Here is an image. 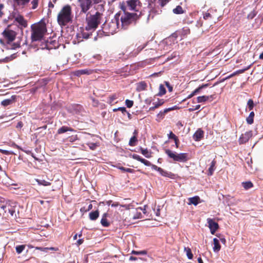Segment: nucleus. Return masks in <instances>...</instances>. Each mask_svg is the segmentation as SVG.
I'll return each instance as SVG.
<instances>
[{
  "instance_id": "4d7b16f0",
  "label": "nucleus",
  "mask_w": 263,
  "mask_h": 263,
  "mask_svg": "<svg viewBox=\"0 0 263 263\" xmlns=\"http://www.w3.org/2000/svg\"><path fill=\"white\" fill-rule=\"evenodd\" d=\"M0 152H1L3 154L7 155H12L13 154V153L12 152H10V151H7V150H4V149H0Z\"/></svg>"
},
{
  "instance_id": "603ef678",
  "label": "nucleus",
  "mask_w": 263,
  "mask_h": 263,
  "mask_svg": "<svg viewBox=\"0 0 263 263\" xmlns=\"http://www.w3.org/2000/svg\"><path fill=\"white\" fill-rule=\"evenodd\" d=\"M177 108V107L176 106H175L174 107H170V108H165V109H164L162 112H163V114H164V115H165L166 114H167L168 112L170 111H172V110H173Z\"/></svg>"
},
{
  "instance_id": "0e129e2a",
  "label": "nucleus",
  "mask_w": 263,
  "mask_h": 263,
  "mask_svg": "<svg viewBox=\"0 0 263 263\" xmlns=\"http://www.w3.org/2000/svg\"><path fill=\"white\" fill-rule=\"evenodd\" d=\"M235 76H236V74H235V73L234 72L233 73H232L230 75H229V76H228L227 77H226V78L223 79L222 81H224L226 80L229 79H230V78H232V77H234Z\"/></svg>"
},
{
  "instance_id": "c9c22d12",
  "label": "nucleus",
  "mask_w": 263,
  "mask_h": 263,
  "mask_svg": "<svg viewBox=\"0 0 263 263\" xmlns=\"http://www.w3.org/2000/svg\"><path fill=\"white\" fill-rule=\"evenodd\" d=\"M36 181L37 182L39 185H43L44 186H48L51 184L50 182L47 181L45 180H40L38 179H36Z\"/></svg>"
},
{
  "instance_id": "680f3d73",
  "label": "nucleus",
  "mask_w": 263,
  "mask_h": 263,
  "mask_svg": "<svg viewBox=\"0 0 263 263\" xmlns=\"http://www.w3.org/2000/svg\"><path fill=\"white\" fill-rule=\"evenodd\" d=\"M174 140V142L175 143V146L176 148H178L179 147V140L178 139V138H176Z\"/></svg>"
},
{
  "instance_id": "f8f14e48",
  "label": "nucleus",
  "mask_w": 263,
  "mask_h": 263,
  "mask_svg": "<svg viewBox=\"0 0 263 263\" xmlns=\"http://www.w3.org/2000/svg\"><path fill=\"white\" fill-rule=\"evenodd\" d=\"M207 222L209 224V227L210 229L211 234H214L216 231L219 228V225L218 223L214 221V220L211 218H208Z\"/></svg>"
},
{
  "instance_id": "b1692460",
  "label": "nucleus",
  "mask_w": 263,
  "mask_h": 263,
  "mask_svg": "<svg viewBox=\"0 0 263 263\" xmlns=\"http://www.w3.org/2000/svg\"><path fill=\"white\" fill-rule=\"evenodd\" d=\"M74 130L71 127L66 126H63L60 128L58 129L57 131L58 134H62L64 133H66L67 132H73Z\"/></svg>"
},
{
  "instance_id": "1a4fd4ad",
  "label": "nucleus",
  "mask_w": 263,
  "mask_h": 263,
  "mask_svg": "<svg viewBox=\"0 0 263 263\" xmlns=\"http://www.w3.org/2000/svg\"><path fill=\"white\" fill-rule=\"evenodd\" d=\"M149 166H151L153 170L158 171L162 176L168 177L170 178H173L174 177V175L172 173L166 171L162 169V168L158 167L155 164H152L151 163V165H150Z\"/></svg>"
},
{
  "instance_id": "7ed1b4c3",
  "label": "nucleus",
  "mask_w": 263,
  "mask_h": 263,
  "mask_svg": "<svg viewBox=\"0 0 263 263\" xmlns=\"http://www.w3.org/2000/svg\"><path fill=\"white\" fill-rule=\"evenodd\" d=\"M119 27V23L118 18H116L115 16L114 20H112L109 22H106L103 24L102 30L98 32L97 36L101 37L103 36V34L105 35H109L115 33Z\"/></svg>"
},
{
  "instance_id": "72a5a7b5",
  "label": "nucleus",
  "mask_w": 263,
  "mask_h": 263,
  "mask_svg": "<svg viewBox=\"0 0 263 263\" xmlns=\"http://www.w3.org/2000/svg\"><path fill=\"white\" fill-rule=\"evenodd\" d=\"M242 186L245 190H247L252 188L253 186V184L251 181H249L246 182H243L242 183Z\"/></svg>"
},
{
  "instance_id": "5701e85b",
  "label": "nucleus",
  "mask_w": 263,
  "mask_h": 263,
  "mask_svg": "<svg viewBox=\"0 0 263 263\" xmlns=\"http://www.w3.org/2000/svg\"><path fill=\"white\" fill-rule=\"evenodd\" d=\"M108 214L107 213H104L102 215V218L100 222H101L102 226L104 227H108L110 226V223H109V222L108 221V220L107 219V217L108 216Z\"/></svg>"
},
{
  "instance_id": "052dcab7",
  "label": "nucleus",
  "mask_w": 263,
  "mask_h": 263,
  "mask_svg": "<svg viewBox=\"0 0 263 263\" xmlns=\"http://www.w3.org/2000/svg\"><path fill=\"white\" fill-rule=\"evenodd\" d=\"M211 17H212V15L210 13H206L203 15V18L205 20L209 19V18H211Z\"/></svg>"
},
{
  "instance_id": "f3484780",
  "label": "nucleus",
  "mask_w": 263,
  "mask_h": 263,
  "mask_svg": "<svg viewBox=\"0 0 263 263\" xmlns=\"http://www.w3.org/2000/svg\"><path fill=\"white\" fill-rule=\"evenodd\" d=\"M92 31H83L80 34H78L77 35V38L78 40V42L82 41V40H81V38L88 39L90 37L91 35H92Z\"/></svg>"
},
{
  "instance_id": "6ab92c4d",
  "label": "nucleus",
  "mask_w": 263,
  "mask_h": 263,
  "mask_svg": "<svg viewBox=\"0 0 263 263\" xmlns=\"http://www.w3.org/2000/svg\"><path fill=\"white\" fill-rule=\"evenodd\" d=\"M214 99V95L211 96H202L197 98L198 103H202L210 100L212 101Z\"/></svg>"
},
{
  "instance_id": "dca6fc26",
  "label": "nucleus",
  "mask_w": 263,
  "mask_h": 263,
  "mask_svg": "<svg viewBox=\"0 0 263 263\" xmlns=\"http://www.w3.org/2000/svg\"><path fill=\"white\" fill-rule=\"evenodd\" d=\"M187 153H178L175 162H185L189 159Z\"/></svg>"
},
{
  "instance_id": "338daca9",
  "label": "nucleus",
  "mask_w": 263,
  "mask_h": 263,
  "mask_svg": "<svg viewBox=\"0 0 263 263\" xmlns=\"http://www.w3.org/2000/svg\"><path fill=\"white\" fill-rule=\"evenodd\" d=\"M84 241V240L83 239H79L77 242V244L78 246H80L81 245Z\"/></svg>"
},
{
  "instance_id": "13d9d810",
  "label": "nucleus",
  "mask_w": 263,
  "mask_h": 263,
  "mask_svg": "<svg viewBox=\"0 0 263 263\" xmlns=\"http://www.w3.org/2000/svg\"><path fill=\"white\" fill-rule=\"evenodd\" d=\"M256 15V13L255 11H252L248 15V18L249 19H253Z\"/></svg>"
},
{
  "instance_id": "69168bd1",
  "label": "nucleus",
  "mask_w": 263,
  "mask_h": 263,
  "mask_svg": "<svg viewBox=\"0 0 263 263\" xmlns=\"http://www.w3.org/2000/svg\"><path fill=\"white\" fill-rule=\"evenodd\" d=\"M87 211H88V210H87V209H86L85 207H82L80 209V212L81 213H86L87 212Z\"/></svg>"
},
{
  "instance_id": "a211bd4d",
  "label": "nucleus",
  "mask_w": 263,
  "mask_h": 263,
  "mask_svg": "<svg viewBox=\"0 0 263 263\" xmlns=\"http://www.w3.org/2000/svg\"><path fill=\"white\" fill-rule=\"evenodd\" d=\"M132 157L133 159L137 160V161H139L141 163H143L146 166H149L150 165H151V163L149 161L141 158L139 155H138L137 154H133Z\"/></svg>"
},
{
  "instance_id": "c85d7f7f",
  "label": "nucleus",
  "mask_w": 263,
  "mask_h": 263,
  "mask_svg": "<svg viewBox=\"0 0 263 263\" xmlns=\"http://www.w3.org/2000/svg\"><path fill=\"white\" fill-rule=\"evenodd\" d=\"M57 44L58 43L55 41H51L50 42L48 41L46 43L45 48L49 50L55 48L56 47L58 46Z\"/></svg>"
},
{
  "instance_id": "ea45409f",
  "label": "nucleus",
  "mask_w": 263,
  "mask_h": 263,
  "mask_svg": "<svg viewBox=\"0 0 263 263\" xmlns=\"http://www.w3.org/2000/svg\"><path fill=\"white\" fill-rule=\"evenodd\" d=\"M247 105H248L249 110H252L254 107V102H253V100H252L251 99H249L248 101Z\"/></svg>"
},
{
  "instance_id": "20e7f679",
  "label": "nucleus",
  "mask_w": 263,
  "mask_h": 263,
  "mask_svg": "<svg viewBox=\"0 0 263 263\" xmlns=\"http://www.w3.org/2000/svg\"><path fill=\"white\" fill-rule=\"evenodd\" d=\"M32 42L41 40L45 33L47 32L46 26L45 23H39L31 26Z\"/></svg>"
},
{
  "instance_id": "774afa93",
  "label": "nucleus",
  "mask_w": 263,
  "mask_h": 263,
  "mask_svg": "<svg viewBox=\"0 0 263 263\" xmlns=\"http://www.w3.org/2000/svg\"><path fill=\"white\" fill-rule=\"evenodd\" d=\"M8 212L11 216H13V214L15 213V211L12 209H9Z\"/></svg>"
},
{
  "instance_id": "79ce46f5",
  "label": "nucleus",
  "mask_w": 263,
  "mask_h": 263,
  "mask_svg": "<svg viewBox=\"0 0 263 263\" xmlns=\"http://www.w3.org/2000/svg\"><path fill=\"white\" fill-rule=\"evenodd\" d=\"M168 2V0H157V4L158 6H160L161 7H164L167 3Z\"/></svg>"
},
{
  "instance_id": "e433bc0d",
  "label": "nucleus",
  "mask_w": 263,
  "mask_h": 263,
  "mask_svg": "<svg viewBox=\"0 0 263 263\" xmlns=\"http://www.w3.org/2000/svg\"><path fill=\"white\" fill-rule=\"evenodd\" d=\"M208 85H209L208 84H202V85L199 86L197 88H196L193 91V94H195V95H196L197 93L199 92L202 89L207 87L208 86Z\"/></svg>"
},
{
  "instance_id": "423d86ee",
  "label": "nucleus",
  "mask_w": 263,
  "mask_h": 263,
  "mask_svg": "<svg viewBox=\"0 0 263 263\" xmlns=\"http://www.w3.org/2000/svg\"><path fill=\"white\" fill-rule=\"evenodd\" d=\"M78 5L81 8L80 14H86L92 6V4L99 3L98 0H78Z\"/></svg>"
},
{
  "instance_id": "3c124183",
  "label": "nucleus",
  "mask_w": 263,
  "mask_h": 263,
  "mask_svg": "<svg viewBox=\"0 0 263 263\" xmlns=\"http://www.w3.org/2000/svg\"><path fill=\"white\" fill-rule=\"evenodd\" d=\"M156 1L157 0H148V6L151 10L154 8L155 5H154V3H155Z\"/></svg>"
},
{
  "instance_id": "de8ad7c7",
  "label": "nucleus",
  "mask_w": 263,
  "mask_h": 263,
  "mask_svg": "<svg viewBox=\"0 0 263 263\" xmlns=\"http://www.w3.org/2000/svg\"><path fill=\"white\" fill-rule=\"evenodd\" d=\"M39 0H32L31 2V4L32 5L31 8L32 9H36L38 6V3H39Z\"/></svg>"
},
{
  "instance_id": "7c9ffc66",
  "label": "nucleus",
  "mask_w": 263,
  "mask_h": 263,
  "mask_svg": "<svg viewBox=\"0 0 263 263\" xmlns=\"http://www.w3.org/2000/svg\"><path fill=\"white\" fill-rule=\"evenodd\" d=\"M118 98L117 95L114 94L110 96L108 98L107 102L110 104L111 105L117 103L118 101L115 102V101Z\"/></svg>"
},
{
  "instance_id": "f257e3e1",
  "label": "nucleus",
  "mask_w": 263,
  "mask_h": 263,
  "mask_svg": "<svg viewBox=\"0 0 263 263\" xmlns=\"http://www.w3.org/2000/svg\"><path fill=\"white\" fill-rule=\"evenodd\" d=\"M126 7L124 6H121V10L117 13L115 16L116 18H118V22L120 20L121 23V27L123 29H126L128 26L132 23H136L140 16L142 15L141 12L138 14L136 13H129L126 11Z\"/></svg>"
},
{
  "instance_id": "ddd939ff",
  "label": "nucleus",
  "mask_w": 263,
  "mask_h": 263,
  "mask_svg": "<svg viewBox=\"0 0 263 263\" xmlns=\"http://www.w3.org/2000/svg\"><path fill=\"white\" fill-rule=\"evenodd\" d=\"M252 136V131L250 130L242 134L239 138L238 141L240 144H244L248 142Z\"/></svg>"
},
{
  "instance_id": "6e6552de",
  "label": "nucleus",
  "mask_w": 263,
  "mask_h": 263,
  "mask_svg": "<svg viewBox=\"0 0 263 263\" xmlns=\"http://www.w3.org/2000/svg\"><path fill=\"white\" fill-rule=\"evenodd\" d=\"M14 22L18 24V27L21 30L24 28L27 27L28 22L25 19L24 16L20 14H17L14 16Z\"/></svg>"
},
{
  "instance_id": "49530a36",
  "label": "nucleus",
  "mask_w": 263,
  "mask_h": 263,
  "mask_svg": "<svg viewBox=\"0 0 263 263\" xmlns=\"http://www.w3.org/2000/svg\"><path fill=\"white\" fill-rule=\"evenodd\" d=\"M112 110L114 112L121 111L123 114H124L125 112H127L126 108L124 107H118V108H114Z\"/></svg>"
},
{
  "instance_id": "393cba45",
  "label": "nucleus",
  "mask_w": 263,
  "mask_h": 263,
  "mask_svg": "<svg viewBox=\"0 0 263 263\" xmlns=\"http://www.w3.org/2000/svg\"><path fill=\"white\" fill-rule=\"evenodd\" d=\"M189 204L197 205L200 202V198L198 196L189 198Z\"/></svg>"
},
{
  "instance_id": "9d476101",
  "label": "nucleus",
  "mask_w": 263,
  "mask_h": 263,
  "mask_svg": "<svg viewBox=\"0 0 263 263\" xmlns=\"http://www.w3.org/2000/svg\"><path fill=\"white\" fill-rule=\"evenodd\" d=\"M126 3L127 6L130 10L138 11L141 7V3L139 0H128Z\"/></svg>"
},
{
  "instance_id": "f03ea898",
  "label": "nucleus",
  "mask_w": 263,
  "mask_h": 263,
  "mask_svg": "<svg viewBox=\"0 0 263 263\" xmlns=\"http://www.w3.org/2000/svg\"><path fill=\"white\" fill-rule=\"evenodd\" d=\"M72 9L69 5L64 6L57 16V22L60 26H65L72 21Z\"/></svg>"
},
{
  "instance_id": "a18cd8bd",
  "label": "nucleus",
  "mask_w": 263,
  "mask_h": 263,
  "mask_svg": "<svg viewBox=\"0 0 263 263\" xmlns=\"http://www.w3.org/2000/svg\"><path fill=\"white\" fill-rule=\"evenodd\" d=\"M36 249L40 250L41 251H43V252H47V251L48 250H55L54 248H53V247H51V248L36 247Z\"/></svg>"
},
{
  "instance_id": "e2e57ef3",
  "label": "nucleus",
  "mask_w": 263,
  "mask_h": 263,
  "mask_svg": "<svg viewBox=\"0 0 263 263\" xmlns=\"http://www.w3.org/2000/svg\"><path fill=\"white\" fill-rule=\"evenodd\" d=\"M164 116L165 115L162 112V111H160L159 113L157 115V117L160 118H163Z\"/></svg>"
},
{
  "instance_id": "bb28decb",
  "label": "nucleus",
  "mask_w": 263,
  "mask_h": 263,
  "mask_svg": "<svg viewBox=\"0 0 263 263\" xmlns=\"http://www.w3.org/2000/svg\"><path fill=\"white\" fill-rule=\"evenodd\" d=\"M99 216V212L98 210L91 212L89 214V218L91 220H96Z\"/></svg>"
},
{
  "instance_id": "bf43d9fd",
  "label": "nucleus",
  "mask_w": 263,
  "mask_h": 263,
  "mask_svg": "<svg viewBox=\"0 0 263 263\" xmlns=\"http://www.w3.org/2000/svg\"><path fill=\"white\" fill-rule=\"evenodd\" d=\"M168 137L169 139H172L173 140L177 138V137L172 132H171L170 133V134L168 135Z\"/></svg>"
},
{
  "instance_id": "a878e982",
  "label": "nucleus",
  "mask_w": 263,
  "mask_h": 263,
  "mask_svg": "<svg viewBox=\"0 0 263 263\" xmlns=\"http://www.w3.org/2000/svg\"><path fill=\"white\" fill-rule=\"evenodd\" d=\"M216 164V161L215 159H214L211 162L210 166V167L209 168V170H208V175L209 176H212L213 174V173H214V171L215 170Z\"/></svg>"
},
{
  "instance_id": "c03bdc74",
  "label": "nucleus",
  "mask_w": 263,
  "mask_h": 263,
  "mask_svg": "<svg viewBox=\"0 0 263 263\" xmlns=\"http://www.w3.org/2000/svg\"><path fill=\"white\" fill-rule=\"evenodd\" d=\"M164 103V101L163 99L158 100V101L156 102L153 103V105H155V107L158 108L159 106L163 105Z\"/></svg>"
},
{
  "instance_id": "39448f33",
  "label": "nucleus",
  "mask_w": 263,
  "mask_h": 263,
  "mask_svg": "<svg viewBox=\"0 0 263 263\" xmlns=\"http://www.w3.org/2000/svg\"><path fill=\"white\" fill-rule=\"evenodd\" d=\"M103 14L97 11L95 14L90 15L86 17L87 25L85 27L86 31H95L100 24Z\"/></svg>"
},
{
  "instance_id": "4468645a",
  "label": "nucleus",
  "mask_w": 263,
  "mask_h": 263,
  "mask_svg": "<svg viewBox=\"0 0 263 263\" xmlns=\"http://www.w3.org/2000/svg\"><path fill=\"white\" fill-rule=\"evenodd\" d=\"M138 130L135 129L133 132V136L130 138L129 141V145L131 146H134L136 145L137 142H138Z\"/></svg>"
},
{
  "instance_id": "6e6d98bb",
  "label": "nucleus",
  "mask_w": 263,
  "mask_h": 263,
  "mask_svg": "<svg viewBox=\"0 0 263 263\" xmlns=\"http://www.w3.org/2000/svg\"><path fill=\"white\" fill-rule=\"evenodd\" d=\"M249 68H250V66H248V67H247L246 68H244V69H239L238 70H237V71H235V74L236 75V74H238L242 73L245 71L248 70Z\"/></svg>"
},
{
  "instance_id": "c756f323",
  "label": "nucleus",
  "mask_w": 263,
  "mask_h": 263,
  "mask_svg": "<svg viewBox=\"0 0 263 263\" xmlns=\"http://www.w3.org/2000/svg\"><path fill=\"white\" fill-rule=\"evenodd\" d=\"M213 243H214V247H213V251L214 252H218L221 248V246L219 244V240L215 238L213 239Z\"/></svg>"
},
{
  "instance_id": "4be33fe9",
  "label": "nucleus",
  "mask_w": 263,
  "mask_h": 263,
  "mask_svg": "<svg viewBox=\"0 0 263 263\" xmlns=\"http://www.w3.org/2000/svg\"><path fill=\"white\" fill-rule=\"evenodd\" d=\"M165 153L168 156V157L173 159L174 161H176L177 153L173 152L172 151L169 149H165Z\"/></svg>"
},
{
  "instance_id": "5fc2aeb1",
  "label": "nucleus",
  "mask_w": 263,
  "mask_h": 263,
  "mask_svg": "<svg viewBox=\"0 0 263 263\" xmlns=\"http://www.w3.org/2000/svg\"><path fill=\"white\" fill-rule=\"evenodd\" d=\"M164 84L165 86L168 88V90L170 92H172L173 91V86L170 84V83L167 81H165Z\"/></svg>"
},
{
  "instance_id": "473e14b6",
  "label": "nucleus",
  "mask_w": 263,
  "mask_h": 263,
  "mask_svg": "<svg viewBox=\"0 0 263 263\" xmlns=\"http://www.w3.org/2000/svg\"><path fill=\"white\" fill-rule=\"evenodd\" d=\"M173 12L176 14H181L184 12L183 8L180 6H177L175 8L173 9Z\"/></svg>"
},
{
  "instance_id": "aec40b11",
  "label": "nucleus",
  "mask_w": 263,
  "mask_h": 263,
  "mask_svg": "<svg viewBox=\"0 0 263 263\" xmlns=\"http://www.w3.org/2000/svg\"><path fill=\"white\" fill-rule=\"evenodd\" d=\"M203 131L199 128L194 134L193 138L196 141H199L203 137Z\"/></svg>"
},
{
  "instance_id": "58836bf2",
  "label": "nucleus",
  "mask_w": 263,
  "mask_h": 263,
  "mask_svg": "<svg viewBox=\"0 0 263 263\" xmlns=\"http://www.w3.org/2000/svg\"><path fill=\"white\" fill-rule=\"evenodd\" d=\"M166 93V90L164 86L162 84H161L159 86V91L158 92V95L160 96H162L165 94Z\"/></svg>"
},
{
  "instance_id": "864d4df0",
  "label": "nucleus",
  "mask_w": 263,
  "mask_h": 263,
  "mask_svg": "<svg viewBox=\"0 0 263 263\" xmlns=\"http://www.w3.org/2000/svg\"><path fill=\"white\" fill-rule=\"evenodd\" d=\"M132 253L136 255H145L147 254V251L145 250L141 251H133Z\"/></svg>"
},
{
  "instance_id": "2f4dec72",
  "label": "nucleus",
  "mask_w": 263,
  "mask_h": 263,
  "mask_svg": "<svg viewBox=\"0 0 263 263\" xmlns=\"http://www.w3.org/2000/svg\"><path fill=\"white\" fill-rule=\"evenodd\" d=\"M255 116V114L253 111H251L249 116L247 118L246 121L248 124H252L254 122V117Z\"/></svg>"
},
{
  "instance_id": "0eeeda50",
  "label": "nucleus",
  "mask_w": 263,
  "mask_h": 263,
  "mask_svg": "<svg viewBox=\"0 0 263 263\" xmlns=\"http://www.w3.org/2000/svg\"><path fill=\"white\" fill-rule=\"evenodd\" d=\"M16 34V32L10 29L9 26L7 27L2 33L4 39L7 43L13 42L15 40Z\"/></svg>"
},
{
  "instance_id": "2eb2a0df",
  "label": "nucleus",
  "mask_w": 263,
  "mask_h": 263,
  "mask_svg": "<svg viewBox=\"0 0 263 263\" xmlns=\"http://www.w3.org/2000/svg\"><path fill=\"white\" fill-rule=\"evenodd\" d=\"M16 96L13 95L10 98L4 100L1 102V105L4 107H6L11 105L16 101Z\"/></svg>"
},
{
  "instance_id": "8fccbe9b",
  "label": "nucleus",
  "mask_w": 263,
  "mask_h": 263,
  "mask_svg": "<svg viewBox=\"0 0 263 263\" xmlns=\"http://www.w3.org/2000/svg\"><path fill=\"white\" fill-rule=\"evenodd\" d=\"M68 140L70 142H73L76 141L78 139V136L77 135H72L68 137Z\"/></svg>"
},
{
  "instance_id": "412c9836",
  "label": "nucleus",
  "mask_w": 263,
  "mask_h": 263,
  "mask_svg": "<svg viewBox=\"0 0 263 263\" xmlns=\"http://www.w3.org/2000/svg\"><path fill=\"white\" fill-rule=\"evenodd\" d=\"M147 84L145 81H141L136 84V90L140 92L146 89Z\"/></svg>"
},
{
  "instance_id": "4c0bfd02",
  "label": "nucleus",
  "mask_w": 263,
  "mask_h": 263,
  "mask_svg": "<svg viewBox=\"0 0 263 263\" xmlns=\"http://www.w3.org/2000/svg\"><path fill=\"white\" fill-rule=\"evenodd\" d=\"M118 168L124 172L133 173L135 172L134 170L133 169L130 168H125L123 166H119Z\"/></svg>"
},
{
  "instance_id": "09e8293b",
  "label": "nucleus",
  "mask_w": 263,
  "mask_h": 263,
  "mask_svg": "<svg viewBox=\"0 0 263 263\" xmlns=\"http://www.w3.org/2000/svg\"><path fill=\"white\" fill-rule=\"evenodd\" d=\"M125 104L128 108H130L133 106L134 102L133 101L126 99L125 100Z\"/></svg>"
},
{
  "instance_id": "cd10ccee",
  "label": "nucleus",
  "mask_w": 263,
  "mask_h": 263,
  "mask_svg": "<svg viewBox=\"0 0 263 263\" xmlns=\"http://www.w3.org/2000/svg\"><path fill=\"white\" fill-rule=\"evenodd\" d=\"M30 1V0H13V2L17 6L23 7L28 4Z\"/></svg>"
},
{
  "instance_id": "a19ab883",
  "label": "nucleus",
  "mask_w": 263,
  "mask_h": 263,
  "mask_svg": "<svg viewBox=\"0 0 263 263\" xmlns=\"http://www.w3.org/2000/svg\"><path fill=\"white\" fill-rule=\"evenodd\" d=\"M185 250L186 252V255L189 259H192L193 257V255L192 253L191 250L189 248H185Z\"/></svg>"
},
{
  "instance_id": "9b49d317",
  "label": "nucleus",
  "mask_w": 263,
  "mask_h": 263,
  "mask_svg": "<svg viewBox=\"0 0 263 263\" xmlns=\"http://www.w3.org/2000/svg\"><path fill=\"white\" fill-rule=\"evenodd\" d=\"M98 69H91L89 68H86L84 69H80V70H77L73 72V74L74 76H76L77 77H80L81 75L83 74H86V75H89L91 74H92L95 72H97Z\"/></svg>"
},
{
  "instance_id": "f704fd0d",
  "label": "nucleus",
  "mask_w": 263,
  "mask_h": 263,
  "mask_svg": "<svg viewBox=\"0 0 263 263\" xmlns=\"http://www.w3.org/2000/svg\"><path fill=\"white\" fill-rule=\"evenodd\" d=\"M140 152L146 158H150L151 157V152H149L147 148L144 149L140 147Z\"/></svg>"
},
{
  "instance_id": "37998d69",
  "label": "nucleus",
  "mask_w": 263,
  "mask_h": 263,
  "mask_svg": "<svg viewBox=\"0 0 263 263\" xmlns=\"http://www.w3.org/2000/svg\"><path fill=\"white\" fill-rule=\"evenodd\" d=\"M25 245H20L16 247V251L18 254L21 253L25 249Z\"/></svg>"
}]
</instances>
